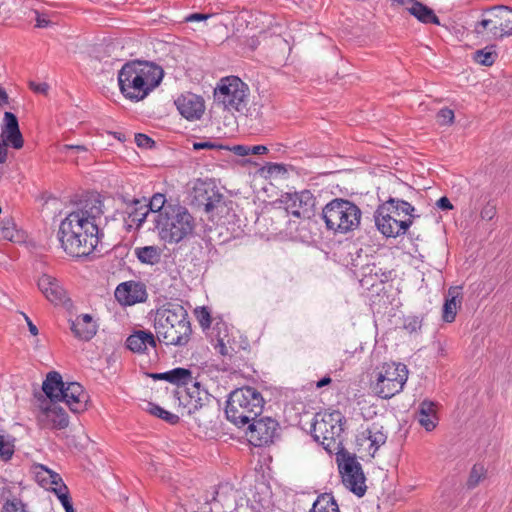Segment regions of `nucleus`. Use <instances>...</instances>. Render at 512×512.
<instances>
[{
	"label": "nucleus",
	"mask_w": 512,
	"mask_h": 512,
	"mask_svg": "<svg viewBox=\"0 0 512 512\" xmlns=\"http://www.w3.org/2000/svg\"><path fill=\"white\" fill-rule=\"evenodd\" d=\"M163 76V69L153 62L129 61L118 72L119 89L126 99L139 102L159 86Z\"/></svg>",
	"instance_id": "nucleus-1"
},
{
	"label": "nucleus",
	"mask_w": 512,
	"mask_h": 512,
	"mask_svg": "<svg viewBox=\"0 0 512 512\" xmlns=\"http://www.w3.org/2000/svg\"><path fill=\"white\" fill-rule=\"evenodd\" d=\"M160 343L166 346L184 347L192 335L187 310L178 303H166L157 308L153 324Z\"/></svg>",
	"instance_id": "nucleus-2"
},
{
	"label": "nucleus",
	"mask_w": 512,
	"mask_h": 512,
	"mask_svg": "<svg viewBox=\"0 0 512 512\" xmlns=\"http://www.w3.org/2000/svg\"><path fill=\"white\" fill-rule=\"evenodd\" d=\"M74 218L66 216L61 221L57 236L66 254L76 258L87 257L97 249L103 233Z\"/></svg>",
	"instance_id": "nucleus-3"
},
{
	"label": "nucleus",
	"mask_w": 512,
	"mask_h": 512,
	"mask_svg": "<svg viewBox=\"0 0 512 512\" xmlns=\"http://www.w3.org/2000/svg\"><path fill=\"white\" fill-rule=\"evenodd\" d=\"M152 222L159 240L169 245L178 244L191 237L196 226L194 217L181 205L154 215Z\"/></svg>",
	"instance_id": "nucleus-4"
},
{
	"label": "nucleus",
	"mask_w": 512,
	"mask_h": 512,
	"mask_svg": "<svg viewBox=\"0 0 512 512\" xmlns=\"http://www.w3.org/2000/svg\"><path fill=\"white\" fill-rule=\"evenodd\" d=\"M414 211L409 202L390 197L374 213L376 227L386 237L404 235L413 223Z\"/></svg>",
	"instance_id": "nucleus-5"
},
{
	"label": "nucleus",
	"mask_w": 512,
	"mask_h": 512,
	"mask_svg": "<svg viewBox=\"0 0 512 512\" xmlns=\"http://www.w3.org/2000/svg\"><path fill=\"white\" fill-rule=\"evenodd\" d=\"M264 403L262 394L256 388L244 386L229 394L225 414L231 423L242 428L260 416Z\"/></svg>",
	"instance_id": "nucleus-6"
},
{
	"label": "nucleus",
	"mask_w": 512,
	"mask_h": 512,
	"mask_svg": "<svg viewBox=\"0 0 512 512\" xmlns=\"http://www.w3.org/2000/svg\"><path fill=\"white\" fill-rule=\"evenodd\" d=\"M321 216L328 230L346 234L359 227L362 211L350 200L335 198L322 208Z\"/></svg>",
	"instance_id": "nucleus-7"
},
{
	"label": "nucleus",
	"mask_w": 512,
	"mask_h": 512,
	"mask_svg": "<svg viewBox=\"0 0 512 512\" xmlns=\"http://www.w3.org/2000/svg\"><path fill=\"white\" fill-rule=\"evenodd\" d=\"M473 32L487 40H501L512 35V9L498 5L483 10L473 25Z\"/></svg>",
	"instance_id": "nucleus-8"
},
{
	"label": "nucleus",
	"mask_w": 512,
	"mask_h": 512,
	"mask_svg": "<svg viewBox=\"0 0 512 512\" xmlns=\"http://www.w3.org/2000/svg\"><path fill=\"white\" fill-rule=\"evenodd\" d=\"M344 417L340 412H333L324 414L319 419V415L315 416L312 424V435L314 439L320 442L324 449L329 453H335L343 449L342 445V433Z\"/></svg>",
	"instance_id": "nucleus-9"
},
{
	"label": "nucleus",
	"mask_w": 512,
	"mask_h": 512,
	"mask_svg": "<svg viewBox=\"0 0 512 512\" xmlns=\"http://www.w3.org/2000/svg\"><path fill=\"white\" fill-rule=\"evenodd\" d=\"M376 379L372 383L375 395L390 399L403 390L408 379V369L402 363H383L377 368Z\"/></svg>",
	"instance_id": "nucleus-10"
},
{
	"label": "nucleus",
	"mask_w": 512,
	"mask_h": 512,
	"mask_svg": "<svg viewBox=\"0 0 512 512\" xmlns=\"http://www.w3.org/2000/svg\"><path fill=\"white\" fill-rule=\"evenodd\" d=\"M248 91L239 77H224L214 89V101L225 110L241 112L246 108Z\"/></svg>",
	"instance_id": "nucleus-11"
},
{
	"label": "nucleus",
	"mask_w": 512,
	"mask_h": 512,
	"mask_svg": "<svg viewBox=\"0 0 512 512\" xmlns=\"http://www.w3.org/2000/svg\"><path fill=\"white\" fill-rule=\"evenodd\" d=\"M336 460L344 486L356 496H364L367 490L366 478L356 456L345 449H341L337 452Z\"/></svg>",
	"instance_id": "nucleus-12"
},
{
	"label": "nucleus",
	"mask_w": 512,
	"mask_h": 512,
	"mask_svg": "<svg viewBox=\"0 0 512 512\" xmlns=\"http://www.w3.org/2000/svg\"><path fill=\"white\" fill-rule=\"evenodd\" d=\"M281 203L295 217L310 219L315 215L316 198L309 190L286 193L282 196Z\"/></svg>",
	"instance_id": "nucleus-13"
},
{
	"label": "nucleus",
	"mask_w": 512,
	"mask_h": 512,
	"mask_svg": "<svg viewBox=\"0 0 512 512\" xmlns=\"http://www.w3.org/2000/svg\"><path fill=\"white\" fill-rule=\"evenodd\" d=\"M246 426L249 441L256 447L269 445L278 436L279 423L271 417H256Z\"/></svg>",
	"instance_id": "nucleus-14"
},
{
	"label": "nucleus",
	"mask_w": 512,
	"mask_h": 512,
	"mask_svg": "<svg viewBox=\"0 0 512 512\" xmlns=\"http://www.w3.org/2000/svg\"><path fill=\"white\" fill-rule=\"evenodd\" d=\"M193 203L210 213L218 208L223 201V194L212 182L198 181L193 188Z\"/></svg>",
	"instance_id": "nucleus-15"
},
{
	"label": "nucleus",
	"mask_w": 512,
	"mask_h": 512,
	"mask_svg": "<svg viewBox=\"0 0 512 512\" xmlns=\"http://www.w3.org/2000/svg\"><path fill=\"white\" fill-rule=\"evenodd\" d=\"M103 203L98 196H89L80 201L77 209L67 216H74V220H80L85 225H92V228L99 229L98 221L103 215Z\"/></svg>",
	"instance_id": "nucleus-16"
},
{
	"label": "nucleus",
	"mask_w": 512,
	"mask_h": 512,
	"mask_svg": "<svg viewBox=\"0 0 512 512\" xmlns=\"http://www.w3.org/2000/svg\"><path fill=\"white\" fill-rule=\"evenodd\" d=\"M174 103L179 113L189 121L199 120L205 111L204 99L191 92L181 94Z\"/></svg>",
	"instance_id": "nucleus-17"
},
{
	"label": "nucleus",
	"mask_w": 512,
	"mask_h": 512,
	"mask_svg": "<svg viewBox=\"0 0 512 512\" xmlns=\"http://www.w3.org/2000/svg\"><path fill=\"white\" fill-rule=\"evenodd\" d=\"M191 387H187L179 396L180 404L187 410L188 414H195L207 405L210 401L208 393L200 388L198 382L192 380Z\"/></svg>",
	"instance_id": "nucleus-18"
},
{
	"label": "nucleus",
	"mask_w": 512,
	"mask_h": 512,
	"mask_svg": "<svg viewBox=\"0 0 512 512\" xmlns=\"http://www.w3.org/2000/svg\"><path fill=\"white\" fill-rule=\"evenodd\" d=\"M115 298L122 305H134L146 301V287L141 282L128 281L119 284L115 290Z\"/></svg>",
	"instance_id": "nucleus-19"
},
{
	"label": "nucleus",
	"mask_w": 512,
	"mask_h": 512,
	"mask_svg": "<svg viewBox=\"0 0 512 512\" xmlns=\"http://www.w3.org/2000/svg\"><path fill=\"white\" fill-rule=\"evenodd\" d=\"M3 120L4 123L1 127L2 144L5 147L11 146L14 149L22 148L24 140L19 129L17 117L12 112H5Z\"/></svg>",
	"instance_id": "nucleus-20"
},
{
	"label": "nucleus",
	"mask_w": 512,
	"mask_h": 512,
	"mask_svg": "<svg viewBox=\"0 0 512 512\" xmlns=\"http://www.w3.org/2000/svg\"><path fill=\"white\" fill-rule=\"evenodd\" d=\"M60 401L65 402L73 413H81L87 409L88 395L79 383L68 382Z\"/></svg>",
	"instance_id": "nucleus-21"
},
{
	"label": "nucleus",
	"mask_w": 512,
	"mask_h": 512,
	"mask_svg": "<svg viewBox=\"0 0 512 512\" xmlns=\"http://www.w3.org/2000/svg\"><path fill=\"white\" fill-rule=\"evenodd\" d=\"M160 343L157 335L150 330H135L126 339V347L133 353L145 354L149 347L156 350Z\"/></svg>",
	"instance_id": "nucleus-22"
},
{
	"label": "nucleus",
	"mask_w": 512,
	"mask_h": 512,
	"mask_svg": "<svg viewBox=\"0 0 512 512\" xmlns=\"http://www.w3.org/2000/svg\"><path fill=\"white\" fill-rule=\"evenodd\" d=\"M125 213L127 214V219L125 220L127 229L131 230L134 228L139 230L150 212L147 209L145 199L132 198L131 202L126 206Z\"/></svg>",
	"instance_id": "nucleus-23"
},
{
	"label": "nucleus",
	"mask_w": 512,
	"mask_h": 512,
	"mask_svg": "<svg viewBox=\"0 0 512 512\" xmlns=\"http://www.w3.org/2000/svg\"><path fill=\"white\" fill-rule=\"evenodd\" d=\"M40 421L43 423V427L57 430L65 429L69 424L67 413L55 403L42 410Z\"/></svg>",
	"instance_id": "nucleus-24"
},
{
	"label": "nucleus",
	"mask_w": 512,
	"mask_h": 512,
	"mask_svg": "<svg viewBox=\"0 0 512 512\" xmlns=\"http://www.w3.org/2000/svg\"><path fill=\"white\" fill-rule=\"evenodd\" d=\"M38 287L52 303H60L65 299V290L62 288L59 281L50 275H42L38 280Z\"/></svg>",
	"instance_id": "nucleus-25"
},
{
	"label": "nucleus",
	"mask_w": 512,
	"mask_h": 512,
	"mask_svg": "<svg viewBox=\"0 0 512 512\" xmlns=\"http://www.w3.org/2000/svg\"><path fill=\"white\" fill-rule=\"evenodd\" d=\"M153 380H165L177 386H187L192 383V372L189 369L178 367L163 373L149 374Z\"/></svg>",
	"instance_id": "nucleus-26"
},
{
	"label": "nucleus",
	"mask_w": 512,
	"mask_h": 512,
	"mask_svg": "<svg viewBox=\"0 0 512 512\" xmlns=\"http://www.w3.org/2000/svg\"><path fill=\"white\" fill-rule=\"evenodd\" d=\"M65 387L66 383L63 382L62 376L56 371L49 372L42 385L44 393L52 402L60 401Z\"/></svg>",
	"instance_id": "nucleus-27"
},
{
	"label": "nucleus",
	"mask_w": 512,
	"mask_h": 512,
	"mask_svg": "<svg viewBox=\"0 0 512 512\" xmlns=\"http://www.w3.org/2000/svg\"><path fill=\"white\" fill-rule=\"evenodd\" d=\"M462 287H450L443 305L442 318L445 322L451 323L455 320L457 309L460 306L462 298Z\"/></svg>",
	"instance_id": "nucleus-28"
},
{
	"label": "nucleus",
	"mask_w": 512,
	"mask_h": 512,
	"mask_svg": "<svg viewBox=\"0 0 512 512\" xmlns=\"http://www.w3.org/2000/svg\"><path fill=\"white\" fill-rule=\"evenodd\" d=\"M71 330L77 338L88 341L96 334V325L89 314H82L71 323Z\"/></svg>",
	"instance_id": "nucleus-29"
},
{
	"label": "nucleus",
	"mask_w": 512,
	"mask_h": 512,
	"mask_svg": "<svg viewBox=\"0 0 512 512\" xmlns=\"http://www.w3.org/2000/svg\"><path fill=\"white\" fill-rule=\"evenodd\" d=\"M417 419L419 424L424 427L426 431L434 430L437 425L434 403L427 400L423 401L419 406Z\"/></svg>",
	"instance_id": "nucleus-30"
},
{
	"label": "nucleus",
	"mask_w": 512,
	"mask_h": 512,
	"mask_svg": "<svg viewBox=\"0 0 512 512\" xmlns=\"http://www.w3.org/2000/svg\"><path fill=\"white\" fill-rule=\"evenodd\" d=\"M412 2V6L408 8V11L411 15H413L415 18H417L420 22L424 24L432 23L440 25L439 18L436 16L433 9L419 1L414 0Z\"/></svg>",
	"instance_id": "nucleus-31"
},
{
	"label": "nucleus",
	"mask_w": 512,
	"mask_h": 512,
	"mask_svg": "<svg viewBox=\"0 0 512 512\" xmlns=\"http://www.w3.org/2000/svg\"><path fill=\"white\" fill-rule=\"evenodd\" d=\"M362 436L371 442V447L374 451L378 450L382 445L386 443L387 432L384 430L383 425L379 423H372L363 432Z\"/></svg>",
	"instance_id": "nucleus-32"
},
{
	"label": "nucleus",
	"mask_w": 512,
	"mask_h": 512,
	"mask_svg": "<svg viewBox=\"0 0 512 512\" xmlns=\"http://www.w3.org/2000/svg\"><path fill=\"white\" fill-rule=\"evenodd\" d=\"M366 269L369 270V272L363 274V278L360 281L362 286H374L376 284L375 280H378L380 283H385L391 278V271H382V269L375 264L371 266L368 265Z\"/></svg>",
	"instance_id": "nucleus-33"
},
{
	"label": "nucleus",
	"mask_w": 512,
	"mask_h": 512,
	"mask_svg": "<svg viewBox=\"0 0 512 512\" xmlns=\"http://www.w3.org/2000/svg\"><path fill=\"white\" fill-rule=\"evenodd\" d=\"M161 252V249L157 246L137 247L134 250L137 259L141 263L148 265L159 263L161 260Z\"/></svg>",
	"instance_id": "nucleus-34"
},
{
	"label": "nucleus",
	"mask_w": 512,
	"mask_h": 512,
	"mask_svg": "<svg viewBox=\"0 0 512 512\" xmlns=\"http://www.w3.org/2000/svg\"><path fill=\"white\" fill-rule=\"evenodd\" d=\"M38 482L46 487V489H50L52 491V487H61L64 485V482L59 474L56 472L46 468L43 465L39 466V471L36 474Z\"/></svg>",
	"instance_id": "nucleus-35"
},
{
	"label": "nucleus",
	"mask_w": 512,
	"mask_h": 512,
	"mask_svg": "<svg viewBox=\"0 0 512 512\" xmlns=\"http://www.w3.org/2000/svg\"><path fill=\"white\" fill-rule=\"evenodd\" d=\"M498 58L496 45H488L473 53V60L482 66H492Z\"/></svg>",
	"instance_id": "nucleus-36"
},
{
	"label": "nucleus",
	"mask_w": 512,
	"mask_h": 512,
	"mask_svg": "<svg viewBox=\"0 0 512 512\" xmlns=\"http://www.w3.org/2000/svg\"><path fill=\"white\" fill-rule=\"evenodd\" d=\"M310 512H340L338 504L331 494L324 493L317 497Z\"/></svg>",
	"instance_id": "nucleus-37"
},
{
	"label": "nucleus",
	"mask_w": 512,
	"mask_h": 512,
	"mask_svg": "<svg viewBox=\"0 0 512 512\" xmlns=\"http://www.w3.org/2000/svg\"><path fill=\"white\" fill-rule=\"evenodd\" d=\"M147 209H149V212L153 213L154 215H160L161 213H164L165 210H168V208H173L176 206L175 204H167V200L164 194L156 193L154 194L149 202H146Z\"/></svg>",
	"instance_id": "nucleus-38"
},
{
	"label": "nucleus",
	"mask_w": 512,
	"mask_h": 512,
	"mask_svg": "<svg viewBox=\"0 0 512 512\" xmlns=\"http://www.w3.org/2000/svg\"><path fill=\"white\" fill-rule=\"evenodd\" d=\"M487 476V469L483 464H474L470 470L468 479L466 481V488L472 490L476 488L482 480Z\"/></svg>",
	"instance_id": "nucleus-39"
},
{
	"label": "nucleus",
	"mask_w": 512,
	"mask_h": 512,
	"mask_svg": "<svg viewBox=\"0 0 512 512\" xmlns=\"http://www.w3.org/2000/svg\"><path fill=\"white\" fill-rule=\"evenodd\" d=\"M146 410L151 414L154 415L164 421H166L169 424L175 425L180 421V418L178 415L173 414L164 408L160 407L157 404L148 402Z\"/></svg>",
	"instance_id": "nucleus-40"
},
{
	"label": "nucleus",
	"mask_w": 512,
	"mask_h": 512,
	"mask_svg": "<svg viewBox=\"0 0 512 512\" xmlns=\"http://www.w3.org/2000/svg\"><path fill=\"white\" fill-rule=\"evenodd\" d=\"M1 235L3 239L14 241L17 235L16 224L12 217H5L1 221Z\"/></svg>",
	"instance_id": "nucleus-41"
},
{
	"label": "nucleus",
	"mask_w": 512,
	"mask_h": 512,
	"mask_svg": "<svg viewBox=\"0 0 512 512\" xmlns=\"http://www.w3.org/2000/svg\"><path fill=\"white\" fill-rule=\"evenodd\" d=\"M52 491L56 494L61 504L63 505L66 512H73V505L71 502V498L69 495V490L67 486L61 485V487H52Z\"/></svg>",
	"instance_id": "nucleus-42"
},
{
	"label": "nucleus",
	"mask_w": 512,
	"mask_h": 512,
	"mask_svg": "<svg viewBox=\"0 0 512 512\" xmlns=\"http://www.w3.org/2000/svg\"><path fill=\"white\" fill-rule=\"evenodd\" d=\"M215 349L217 350V352L222 355L223 357L225 358H228V360L235 364L236 363V354L237 352L235 351V349L230 346V345H227L223 339H219L217 341V344L215 345Z\"/></svg>",
	"instance_id": "nucleus-43"
},
{
	"label": "nucleus",
	"mask_w": 512,
	"mask_h": 512,
	"mask_svg": "<svg viewBox=\"0 0 512 512\" xmlns=\"http://www.w3.org/2000/svg\"><path fill=\"white\" fill-rule=\"evenodd\" d=\"M14 453L13 443L0 433V456L4 460H8Z\"/></svg>",
	"instance_id": "nucleus-44"
},
{
	"label": "nucleus",
	"mask_w": 512,
	"mask_h": 512,
	"mask_svg": "<svg viewBox=\"0 0 512 512\" xmlns=\"http://www.w3.org/2000/svg\"><path fill=\"white\" fill-rule=\"evenodd\" d=\"M2 512H27L25 504L20 499L7 500Z\"/></svg>",
	"instance_id": "nucleus-45"
},
{
	"label": "nucleus",
	"mask_w": 512,
	"mask_h": 512,
	"mask_svg": "<svg viewBox=\"0 0 512 512\" xmlns=\"http://www.w3.org/2000/svg\"><path fill=\"white\" fill-rule=\"evenodd\" d=\"M436 118L441 126L451 125L454 122V111L449 108H443L437 113Z\"/></svg>",
	"instance_id": "nucleus-46"
},
{
	"label": "nucleus",
	"mask_w": 512,
	"mask_h": 512,
	"mask_svg": "<svg viewBox=\"0 0 512 512\" xmlns=\"http://www.w3.org/2000/svg\"><path fill=\"white\" fill-rule=\"evenodd\" d=\"M197 320L200 326L204 329L209 328L212 323L211 315L206 307H201L199 310H195Z\"/></svg>",
	"instance_id": "nucleus-47"
},
{
	"label": "nucleus",
	"mask_w": 512,
	"mask_h": 512,
	"mask_svg": "<svg viewBox=\"0 0 512 512\" xmlns=\"http://www.w3.org/2000/svg\"><path fill=\"white\" fill-rule=\"evenodd\" d=\"M135 142L140 148H152L155 144L154 140L146 134H135Z\"/></svg>",
	"instance_id": "nucleus-48"
},
{
	"label": "nucleus",
	"mask_w": 512,
	"mask_h": 512,
	"mask_svg": "<svg viewBox=\"0 0 512 512\" xmlns=\"http://www.w3.org/2000/svg\"><path fill=\"white\" fill-rule=\"evenodd\" d=\"M193 148H194V150H203V149H223L225 147L221 144H217L212 141H201V142H194Z\"/></svg>",
	"instance_id": "nucleus-49"
},
{
	"label": "nucleus",
	"mask_w": 512,
	"mask_h": 512,
	"mask_svg": "<svg viewBox=\"0 0 512 512\" xmlns=\"http://www.w3.org/2000/svg\"><path fill=\"white\" fill-rule=\"evenodd\" d=\"M404 328L410 333L416 332L421 328V321L417 317H409L404 321Z\"/></svg>",
	"instance_id": "nucleus-50"
},
{
	"label": "nucleus",
	"mask_w": 512,
	"mask_h": 512,
	"mask_svg": "<svg viewBox=\"0 0 512 512\" xmlns=\"http://www.w3.org/2000/svg\"><path fill=\"white\" fill-rule=\"evenodd\" d=\"M35 13V21H36V27L37 28H47L52 25V22L48 18V15L39 13L37 10L34 11Z\"/></svg>",
	"instance_id": "nucleus-51"
},
{
	"label": "nucleus",
	"mask_w": 512,
	"mask_h": 512,
	"mask_svg": "<svg viewBox=\"0 0 512 512\" xmlns=\"http://www.w3.org/2000/svg\"><path fill=\"white\" fill-rule=\"evenodd\" d=\"M481 218L485 220H492L496 215V208L494 205L487 204L481 210Z\"/></svg>",
	"instance_id": "nucleus-52"
},
{
	"label": "nucleus",
	"mask_w": 512,
	"mask_h": 512,
	"mask_svg": "<svg viewBox=\"0 0 512 512\" xmlns=\"http://www.w3.org/2000/svg\"><path fill=\"white\" fill-rule=\"evenodd\" d=\"M230 151H232L237 156H247L250 155V146L235 145L232 148H230Z\"/></svg>",
	"instance_id": "nucleus-53"
},
{
	"label": "nucleus",
	"mask_w": 512,
	"mask_h": 512,
	"mask_svg": "<svg viewBox=\"0 0 512 512\" xmlns=\"http://www.w3.org/2000/svg\"><path fill=\"white\" fill-rule=\"evenodd\" d=\"M437 207L440 208L441 210H451L453 209V205L452 203L450 202V200L447 198V197H441L437 203H436Z\"/></svg>",
	"instance_id": "nucleus-54"
},
{
	"label": "nucleus",
	"mask_w": 512,
	"mask_h": 512,
	"mask_svg": "<svg viewBox=\"0 0 512 512\" xmlns=\"http://www.w3.org/2000/svg\"><path fill=\"white\" fill-rule=\"evenodd\" d=\"M209 14L192 13L185 18L186 22L202 21L209 18Z\"/></svg>",
	"instance_id": "nucleus-55"
},
{
	"label": "nucleus",
	"mask_w": 512,
	"mask_h": 512,
	"mask_svg": "<svg viewBox=\"0 0 512 512\" xmlns=\"http://www.w3.org/2000/svg\"><path fill=\"white\" fill-rule=\"evenodd\" d=\"M268 152V148L264 145L250 146V154L263 155Z\"/></svg>",
	"instance_id": "nucleus-56"
},
{
	"label": "nucleus",
	"mask_w": 512,
	"mask_h": 512,
	"mask_svg": "<svg viewBox=\"0 0 512 512\" xmlns=\"http://www.w3.org/2000/svg\"><path fill=\"white\" fill-rule=\"evenodd\" d=\"M23 316L27 322V326H28V329H29V332L33 335V336H37L39 331H38V328L36 327V325L30 320V318L23 313Z\"/></svg>",
	"instance_id": "nucleus-57"
},
{
	"label": "nucleus",
	"mask_w": 512,
	"mask_h": 512,
	"mask_svg": "<svg viewBox=\"0 0 512 512\" xmlns=\"http://www.w3.org/2000/svg\"><path fill=\"white\" fill-rule=\"evenodd\" d=\"M7 157H8V151H7V148L4 146V144H2V142L0 141V164H3L6 162L7 160Z\"/></svg>",
	"instance_id": "nucleus-58"
},
{
	"label": "nucleus",
	"mask_w": 512,
	"mask_h": 512,
	"mask_svg": "<svg viewBox=\"0 0 512 512\" xmlns=\"http://www.w3.org/2000/svg\"><path fill=\"white\" fill-rule=\"evenodd\" d=\"M9 103V96L7 92L0 86V106L7 105Z\"/></svg>",
	"instance_id": "nucleus-59"
},
{
	"label": "nucleus",
	"mask_w": 512,
	"mask_h": 512,
	"mask_svg": "<svg viewBox=\"0 0 512 512\" xmlns=\"http://www.w3.org/2000/svg\"><path fill=\"white\" fill-rule=\"evenodd\" d=\"M331 381H332V380H331V378H330L329 376H325V377H323L322 379H320V380L317 382L316 386H317V388H322V387H324V386H326V385L330 384V383H331Z\"/></svg>",
	"instance_id": "nucleus-60"
},
{
	"label": "nucleus",
	"mask_w": 512,
	"mask_h": 512,
	"mask_svg": "<svg viewBox=\"0 0 512 512\" xmlns=\"http://www.w3.org/2000/svg\"><path fill=\"white\" fill-rule=\"evenodd\" d=\"M66 148L68 149H75L77 151H87V148L82 145H67Z\"/></svg>",
	"instance_id": "nucleus-61"
},
{
	"label": "nucleus",
	"mask_w": 512,
	"mask_h": 512,
	"mask_svg": "<svg viewBox=\"0 0 512 512\" xmlns=\"http://www.w3.org/2000/svg\"><path fill=\"white\" fill-rule=\"evenodd\" d=\"M115 138H117L119 141L124 142L125 141V135L120 132H113L112 133Z\"/></svg>",
	"instance_id": "nucleus-62"
},
{
	"label": "nucleus",
	"mask_w": 512,
	"mask_h": 512,
	"mask_svg": "<svg viewBox=\"0 0 512 512\" xmlns=\"http://www.w3.org/2000/svg\"><path fill=\"white\" fill-rule=\"evenodd\" d=\"M121 199L124 203H126V205L128 206V204L131 202L132 199H130L129 197H126V196H123L121 195Z\"/></svg>",
	"instance_id": "nucleus-63"
},
{
	"label": "nucleus",
	"mask_w": 512,
	"mask_h": 512,
	"mask_svg": "<svg viewBox=\"0 0 512 512\" xmlns=\"http://www.w3.org/2000/svg\"><path fill=\"white\" fill-rule=\"evenodd\" d=\"M252 47L255 48L256 47V41L255 40H252Z\"/></svg>",
	"instance_id": "nucleus-64"
}]
</instances>
